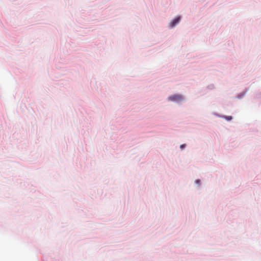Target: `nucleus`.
Listing matches in <instances>:
<instances>
[{"mask_svg": "<svg viewBox=\"0 0 261 261\" xmlns=\"http://www.w3.org/2000/svg\"><path fill=\"white\" fill-rule=\"evenodd\" d=\"M225 118L227 120H230L232 119L231 116H225Z\"/></svg>", "mask_w": 261, "mask_h": 261, "instance_id": "3", "label": "nucleus"}, {"mask_svg": "<svg viewBox=\"0 0 261 261\" xmlns=\"http://www.w3.org/2000/svg\"><path fill=\"white\" fill-rule=\"evenodd\" d=\"M168 99L173 101L179 102L182 100L183 97L180 95H174L169 97Z\"/></svg>", "mask_w": 261, "mask_h": 261, "instance_id": "1", "label": "nucleus"}, {"mask_svg": "<svg viewBox=\"0 0 261 261\" xmlns=\"http://www.w3.org/2000/svg\"><path fill=\"white\" fill-rule=\"evenodd\" d=\"M200 182V180L199 179H197L195 181V182L197 184H199Z\"/></svg>", "mask_w": 261, "mask_h": 261, "instance_id": "4", "label": "nucleus"}, {"mask_svg": "<svg viewBox=\"0 0 261 261\" xmlns=\"http://www.w3.org/2000/svg\"><path fill=\"white\" fill-rule=\"evenodd\" d=\"M180 17H176L173 21H172L170 23V25L171 28L174 27L176 24H177L179 20H180Z\"/></svg>", "mask_w": 261, "mask_h": 261, "instance_id": "2", "label": "nucleus"}, {"mask_svg": "<svg viewBox=\"0 0 261 261\" xmlns=\"http://www.w3.org/2000/svg\"><path fill=\"white\" fill-rule=\"evenodd\" d=\"M185 147V144H182V145H180V148L182 149L183 148H184Z\"/></svg>", "mask_w": 261, "mask_h": 261, "instance_id": "5", "label": "nucleus"}]
</instances>
